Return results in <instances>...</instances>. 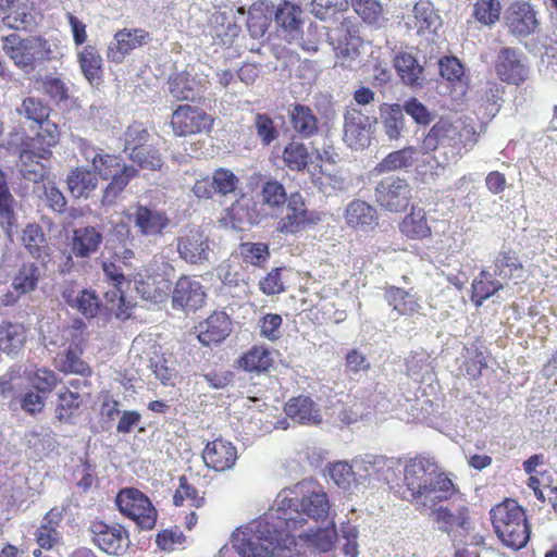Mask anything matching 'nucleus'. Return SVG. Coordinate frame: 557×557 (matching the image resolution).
Returning <instances> with one entry per match:
<instances>
[{
    "instance_id": "1",
    "label": "nucleus",
    "mask_w": 557,
    "mask_h": 557,
    "mask_svg": "<svg viewBox=\"0 0 557 557\" xmlns=\"http://www.w3.org/2000/svg\"><path fill=\"white\" fill-rule=\"evenodd\" d=\"M330 502L324 490L311 482L301 481L283 490L276 506L258 519L237 528L231 537L235 552L242 557H273L298 552L295 531L329 515Z\"/></svg>"
},
{
    "instance_id": "2",
    "label": "nucleus",
    "mask_w": 557,
    "mask_h": 557,
    "mask_svg": "<svg viewBox=\"0 0 557 557\" xmlns=\"http://www.w3.org/2000/svg\"><path fill=\"white\" fill-rule=\"evenodd\" d=\"M404 485L410 500H420L422 508H433L449 500L458 487L445 472L438 471L434 459L417 455L404 465Z\"/></svg>"
},
{
    "instance_id": "3",
    "label": "nucleus",
    "mask_w": 557,
    "mask_h": 557,
    "mask_svg": "<svg viewBox=\"0 0 557 557\" xmlns=\"http://www.w3.org/2000/svg\"><path fill=\"white\" fill-rule=\"evenodd\" d=\"M259 196L260 201L242 198L232 203L228 210L232 221L258 225L278 212L289 199L284 185L275 178L262 184Z\"/></svg>"
},
{
    "instance_id": "4",
    "label": "nucleus",
    "mask_w": 557,
    "mask_h": 557,
    "mask_svg": "<svg viewBox=\"0 0 557 557\" xmlns=\"http://www.w3.org/2000/svg\"><path fill=\"white\" fill-rule=\"evenodd\" d=\"M490 515L493 529L505 546L518 550L528 544L531 527L524 508L516 499L506 498L495 505Z\"/></svg>"
},
{
    "instance_id": "5",
    "label": "nucleus",
    "mask_w": 557,
    "mask_h": 557,
    "mask_svg": "<svg viewBox=\"0 0 557 557\" xmlns=\"http://www.w3.org/2000/svg\"><path fill=\"white\" fill-rule=\"evenodd\" d=\"M282 160L287 169L293 172L307 171L314 185L322 187L330 184L335 177L333 170L327 165L334 166L335 160L329 151L321 153L315 150L314 158L309 152L308 147L298 140H290L283 149Z\"/></svg>"
},
{
    "instance_id": "6",
    "label": "nucleus",
    "mask_w": 557,
    "mask_h": 557,
    "mask_svg": "<svg viewBox=\"0 0 557 557\" xmlns=\"http://www.w3.org/2000/svg\"><path fill=\"white\" fill-rule=\"evenodd\" d=\"M327 41L335 54V66L352 70L361 63L364 41L351 17H343L338 26L330 29Z\"/></svg>"
},
{
    "instance_id": "7",
    "label": "nucleus",
    "mask_w": 557,
    "mask_h": 557,
    "mask_svg": "<svg viewBox=\"0 0 557 557\" xmlns=\"http://www.w3.org/2000/svg\"><path fill=\"white\" fill-rule=\"evenodd\" d=\"M476 143V133L474 128L465 123L455 124L448 119L441 117L428 132L423 139V148L426 151H434L440 146L457 149L461 154V149L468 151Z\"/></svg>"
},
{
    "instance_id": "8",
    "label": "nucleus",
    "mask_w": 557,
    "mask_h": 557,
    "mask_svg": "<svg viewBox=\"0 0 557 557\" xmlns=\"http://www.w3.org/2000/svg\"><path fill=\"white\" fill-rule=\"evenodd\" d=\"M2 48L13 63L25 72L33 71L38 62L49 60L51 54L48 41L36 36L23 39L17 34H10L3 38Z\"/></svg>"
},
{
    "instance_id": "9",
    "label": "nucleus",
    "mask_w": 557,
    "mask_h": 557,
    "mask_svg": "<svg viewBox=\"0 0 557 557\" xmlns=\"http://www.w3.org/2000/svg\"><path fill=\"white\" fill-rule=\"evenodd\" d=\"M322 221V214L308 208L305 197L299 191L289 195L285 214L282 215L275 226V231L282 235H297L310 230Z\"/></svg>"
},
{
    "instance_id": "10",
    "label": "nucleus",
    "mask_w": 557,
    "mask_h": 557,
    "mask_svg": "<svg viewBox=\"0 0 557 557\" xmlns=\"http://www.w3.org/2000/svg\"><path fill=\"white\" fill-rule=\"evenodd\" d=\"M115 502L120 512L140 529L152 530L156 527L158 511L141 491L135 487L123 488L117 493Z\"/></svg>"
},
{
    "instance_id": "11",
    "label": "nucleus",
    "mask_w": 557,
    "mask_h": 557,
    "mask_svg": "<svg viewBox=\"0 0 557 557\" xmlns=\"http://www.w3.org/2000/svg\"><path fill=\"white\" fill-rule=\"evenodd\" d=\"M150 134L140 122L131 124L124 133V149L129 158L143 169L160 170L163 161L159 151L148 145Z\"/></svg>"
},
{
    "instance_id": "12",
    "label": "nucleus",
    "mask_w": 557,
    "mask_h": 557,
    "mask_svg": "<svg viewBox=\"0 0 557 557\" xmlns=\"http://www.w3.org/2000/svg\"><path fill=\"white\" fill-rule=\"evenodd\" d=\"M88 531L92 544L108 555L122 556L131 545L129 533L121 523L96 519Z\"/></svg>"
},
{
    "instance_id": "13",
    "label": "nucleus",
    "mask_w": 557,
    "mask_h": 557,
    "mask_svg": "<svg viewBox=\"0 0 557 557\" xmlns=\"http://www.w3.org/2000/svg\"><path fill=\"white\" fill-rule=\"evenodd\" d=\"M214 124L212 115L191 104H180L171 115L170 125L177 137L209 133Z\"/></svg>"
},
{
    "instance_id": "14",
    "label": "nucleus",
    "mask_w": 557,
    "mask_h": 557,
    "mask_svg": "<svg viewBox=\"0 0 557 557\" xmlns=\"http://www.w3.org/2000/svg\"><path fill=\"white\" fill-rule=\"evenodd\" d=\"M72 329L74 330V333L72 334L73 342L62 354L59 355L58 369L64 374H76L83 377H90L92 375V369L82 358L86 343V337L84 336L86 325L82 320H75Z\"/></svg>"
},
{
    "instance_id": "15",
    "label": "nucleus",
    "mask_w": 557,
    "mask_h": 557,
    "mask_svg": "<svg viewBox=\"0 0 557 557\" xmlns=\"http://www.w3.org/2000/svg\"><path fill=\"white\" fill-rule=\"evenodd\" d=\"M374 197L383 210L403 212L410 203L411 187L405 178L388 176L376 184Z\"/></svg>"
},
{
    "instance_id": "16",
    "label": "nucleus",
    "mask_w": 557,
    "mask_h": 557,
    "mask_svg": "<svg viewBox=\"0 0 557 557\" xmlns=\"http://www.w3.org/2000/svg\"><path fill=\"white\" fill-rule=\"evenodd\" d=\"M494 70L500 82L517 87L523 85L530 74L523 53L512 47L499 49L494 61Z\"/></svg>"
},
{
    "instance_id": "17",
    "label": "nucleus",
    "mask_w": 557,
    "mask_h": 557,
    "mask_svg": "<svg viewBox=\"0 0 557 557\" xmlns=\"http://www.w3.org/2000/svg\"><path fill=\"white\" fill-rule=\"evenodd\" d=\"M504 23L509 34L518 39L537 32L540 21L534 7L527 1H515L506 10Z\"/></svg>"
},
{
    "instance_id": "18",
    "label": "nucleus",
    "mask_w": 557,
    "mask_h": 557,
    "mask_svg": "<svg viewBox=\"0 0 557 557\" xmlns=\"http://www.w3.org/2000/svg\"><path fill=\"white\" fill-rule=\"evenodd\" d=\"M202 284L190 275H181L172 290V307L185 311H196L206 302Z\"/></svg>"
},
{
    "instance_id": "19",
    "label": "nucleus",
    "mask_w": 557,
    "mask_h": 557,
    "mask_svg": "<svg viewBox=\"0 0 557 557\" xmlns=\"http://www.w3.org/2000/svg\"><path fill=\"white\" fill-rule=\"evenodd\" d=\"M151 41L150 33L143 28L119 29L113 37V42L108 47L107 58L110 62L120 64L126 55Z\"/></svg>"
},
{
    "instance_id": "20",
    "label": "nucleus",
    "mask_w": 557,
    "mask_h": 557,
    "mask_svg": "<svg viewBox=\"0 0 557 557\" xmlns=\"http://www.w3.org/2000/svg\"><path fill=\"white\" fill-rule=\"evenodd\" d=\"M176 249L184 261L200 264L208 259L210 240L202 230L189 228L177 237Z\"/></svg>"
},
{
    "instance_id": "21",
    "label": "nucleus",
    "mask_w": 557,
    "mask_h": 557,
    "mask_svg": "<svg viewBox=\"0 0 557 557\" xmlns=\"http://www.w3.org/2000/svg\"><path fill=\"white\" fill-rule=\"evenodd\" d=\"M434 522L448 534L453 532H469L472 527L470 508L465 504H451V507L440 506L430 508Z\"/></svg>"
},
{
    "instance_id": "22",
    "label": "nucleus",
    "mask_w": 557,
    "mask_h": 557,
    "mask_svg": "<svg viewBox=\"0 0 557 557\" xmlns=\"http://www.w3.org/2000/svg\"><path fill=\"white\" fill-rule=\"evenodd\" d=\"M337 540L336 529L333 528H320L314 531L300 533L297 537L298 552H288L287 554L275 555L273 557H301L306 554V549H314L322 553L330 552Z\"/></svg>"
},
{
    "instance_id": "23",
    "label": "nucleus",
    "mask_w": 557,
    "mask_h": 557,
    "mask_svg": "<svg viewBox=\"0 0 557 557\" xmlns=\"http://www.w3.org/2000/svg\"><path fill=\"white\" fill-rule=\"evenodd\" d=\"M205 465L214 471L222 472L233 468L237 460V448L224 438H215L206 444L202 450Z\"/></svg>"
},
{
    "instance_id": "24",
    "label": "nucleus",
    "mask_w": 557,
    "mask_h": 557,
    "mask_svg": "<svg viewBox=\"0 0 557 557\" xmlns=\"http://www.w3.org/2000/svg\"><path fill=\"white\" fill-rule=\"evenodd\" d=\"M283 410L293 422L300 425H319L323 421L320 407L308 395L290 397Z\"/></svg>"
},
{
    "instance_id": "25",
    "label": "nucleus",
    "mask_w": 557,
    "mask_h": 557,
    "mask_svg": "<svg viewBox=\"0 0 557 557\" xmlns=\"http://www.w3.org/2000/svg\"><path fill=\"white\" fill-rule=\"evenodd\" d=\"M61 296L71 308L77 310L86 319L95 318L101 307L100 299L95 290L87 288L78 289L75 282L66 283L61 292Z\"/></svg>"
},
{
    "instance_id": "26",
    "label": "nucleus",
    "mask_w": 557,
    "mask_h": 557,
    "mask_svg": "<svg viewBox=\"0 0 557 557\" xmlns=\"http://www.w3.org/2000/svg\"><path fill=\"white\" fill-rule=\"evenodd\" d=\"M344 219L347 226L364 233L373 232L380 220L376 209L361 199H354L347 205Z\"/></svg>"
},
{
    "instance_id": "27",
    "label": "nucleus",
    "mask_w": 557,
    "mask_h": 557,
    "mask_svg": "<svg viewBox=\"0 0 557 557\" xmlns=\"http://www.w3.org/2000/svg\"><path fill=\"white\" fill-rule=\"evenodd\" d=\"M274 21L288 41L299 38L302 34V9L297 3L281 0L274 12Z\"/></svg>"
},
{
    "instance_id": "28",
    "label": "nucleus",
    "mask_w": 557,
    "mask_h": 557,
    "mask_svg": "<svg viewBox=\"0 0 557 557\" xmlns=\"http://www.w3.org/2000/svg\"><path fill=\"white\" fill-rule=\"evenodd\" d=\"M232 331V322L223 311H214L198 325V339L205 346L223 342Z\"/></svg>"
},
{
    "instance_id": "29",
    "label": "nucleus",
    "mask_w": 557,
    "mask_h": 557,
    "mask_svg": "<svg viewBox=\"0 0 557 557\" xmlns=\"http://www.w3.org/2000/svg\"><path fill=\"white\" fill-rule=\"evenodd\" d=\"M40 277L41 271L36 263H22L12 278V288L15 297L12 294H7L3 304L12 305L16 301V298L34 292L38 286Z\"/></svg>"
},
{
    "instance_id": "30",
    "label": "nucleus",
    "mask_w": 557,
    "mask_h": 557,
    "mask_svg": "<svg viewBox=\"0 0 557 557\" xmlns=\"http://www.w3.org/2000/svg\"><path fill=\"white\" fill-rule=\"evenodd\" d=\"M102 240V233L95 226L75 228L70 242L71 252L76 258H89L98 251Z\"/></svg>"
},
{
    "instance_id": "31",
    "label": "nucleus",
    "mask_w": 557,
    "mask_h": 557,
    "mask_svg": "<svg viewBox=\"0 0 557 557\" xmlns=\"http://www.w3.org/2000/svg\"><path fill=\"white\" fill-rule=\"evenodd\" d=\"M134 223L141 235L158 236L169 226L170 219L164 211L138 206L135 211Z\"/></svg>"
},
{
    "instance_id": "32",
    "label": "nucleus",
    "mask_w": 557,
    "mask_h": 557,
    "mask_svg": "<svg viewBox=\"0 0 557 557\" xmlns=\"http://www.w3.org/2000/svg\"><path fill=\"white\" fill-rule=\"evenodd\" d=\"M135 288L144 299L160 302L169 294L170 281L162 274L146 270L145 274H138Z\"/></svg>"
},
{
    "instance_id": "33",
    "label": "nucleus",
    "mask_w": 557,
    "mask_h": 557,
    "mask_svg": "<svg viewBox=\"0 0 557 557\" xmlns=\"http://www.w3.org/2000/svg\"><path fill=\"white\" fill-rule=\"evenodd\" d=\"M66 186L72 197L89 198L98 187V177L85 166L72 169L66 176Z\"/></svg>"
},
{
    "instance_id": "34",
    "label": "nucleus",
    "mask_w": 557,
    "mask_h": 557,
    "mask_svg": "<svg viewBox=\"0 0 557 557\" xmlns=\"http://www.w3.org/2000/svg\"><path fill=\"white\" fill-rule=\"evenodd\" d=\"M84 404V397L78 392L71 391L70 387H63L57 394V404L54 417L60 423L71 424L74 418L79 414Z\"/></svg>"
},
{
    "instance_id": "35",
    "label": "nucleus",
    "mask_w": 557,
    "mask_h": 557,
    "mask_svg": "<svg viewBox=\"0 0 557 557\" xmlns=\"http://www.w3.org/2000/svg\"><path fill=\"white\" fill-rule=\"evenodd\" d=\"M440 74L448 83L453 91L465 95L469 88V77L465 66L457 57H443L438 62Z\"/></svg>"
},
{
    "instance_id": "36",
    "label": "nucleus",
    "mask_w": 557,
    "mask_h": 557,
    "mask_svg": "<svg viewBox=\"0 0 557 557\" xmlns=\"http://www.w3.org/2000/svg\"><path fill=\"white\" fill-rule=\"evenodd\" d=\"M289 121L293 129L302 138H311L319 133V120L308 106L292 104Z\"/></svg>"
},
{
    "instance_id": "37",
    "label": "nucleus",
    "mask_w": 557,
    "mask_h": 557,
    "mask_svg": "<svg viewBox=\"0 0 557 557\" xmlns=\"http://www.w3.org/2000/svg\"><path fill=\"white\" fill-rule=\"evenodd\" d=\"M399 231L408 239L422 240L429 238L432 230L429 225L425 210L419 207H411L410 212L399 223Z\"/></svg>"
},
{
    "instance_id": "38",
    "label": "nucleus",
    "mask_w": 557,
    "mask_h": 557,
    "mask_svg": "<svg viewBox=\"0 0 557 557\" xmlns=\"http://www.w3.org/2000/svg\"><path fill=\"white\" fill-rule=\"evenodd\" d=\"M384 297L399 315L412 317L421 310L419 298L401 287H386Z\"/></svg>"
},
{
    "instance_id": "39",
    "label": "nucleus",
    "mask_w": 557,
    "mask_h": 557,
    "mask_svg": "<svg viewBox=\"0 0 557 557\" xmlns=\"http://www.w3.org/2000/svg\"><path fill=\"white\" fill-rule=\"evenodd\" d=\"M37 125L39 131L32 138V146L37 151L36 154L38 157L46 159L51 156V148L55 147L60 141V126L50 119Z\"/></svg>"
},
{
    "instance_id": "40",
    "label": "nucleus",
    "mask_w": 557,
    "mask_h": 557,
    "mask_svg": "<svg viewBox=\"0 0 557 557\" xmlns=\"http://www.w3.org/2000/svg\"><path fill=\"white\" fill-rule=\"evenodd\" d=\"M87 160L90 161L96 176H100L102 180L112 178L114 175L122 173L124 169H134L124 164L120 156L104 152L102 149H99L92 158H87Z\"/></svg>"
},
{
    "instance_id": "41",
    "label": "nucleus",
    "mask_w": 557,
    "mask_h": 557,
    "mask_svg": "<svg viewBox=\"0 0 557 557\" xmlns=\"http://www.w3.org/2000/svg\"><path fill=\"white\" fill-rule=\"evenodd\" d=\"M77 62L84 77L91 84L98 85L102 78V58L97 48L91 45L85 46L77 53Z\"/></svg>"
},
{
    "instance_id": "42",
    "label": "nucleus",
    "mask_w": 557,
    "mask_h": 557,
    "mask_svg": "<svg viewBox=\"0 0 557 557\" xmlns=\"http://www.w3.org/2000/svg\"><path fill=\"white\" fill-rule=\"evenodd\" d=\"M26 343V329L21 323L3 321L0 324V350L17 354Z\"/></svg>"
},
{
    "instance_id": "43",
    "label": "nucleus",
    "mask_w": 557,
    "mask_h": 557,
    "mask_svg": "<svg viewBox=\"0 0 557 557\" xmlns=\"http://www.w3.org/2000/svg\"><path fill=\"white\" fill-rule=\"evenodd\" d=\"M273 364L270 350L261 345H255L238 359V366L248 372H265Z\"/></svg>"
},
{
    "instance_id": "44",
    "label": "nucleus",
    "mask_w": 557,
    "mask_h": 557,
    "mask_svg": "<svg viewBox=\"0 0 557 557\" xmlns=\"http://www.w3.org/2000/svg\"><path fill=\"white\" fill-rule=\"evenodd\" d=\"M416 161V148L405 147L389 152L374 168L377 174L389 173L412 166Z\"/></svg>"
},
{
    "instance_id": "45",
    "label": "nucleus",
    "mask_w": 557,
    "mask_h": 557,
    "mask_svg": "<svg viewBox=\"0 0 557 557\" xmlns=\"http://www.w3.org/2000/svg\"><path fill=\"white\" fill-rule=\"evenodd\" d=\"M394 65L404 84L409 86L420 85L423 67L412 54L408 52L398 53L395 57Z\"/></svg>"
},
{
    "instance_id": "46",
    "label": "nucleus",
    "mask_w": 557,
    "mask_h": 557,
    "mask_svg": "<svg viewBox=\"0 0 557 557\" xmlns=\"http://www.w3.org/2000/svg\"><path fill=\"white\" fill-rule=\"evenodd\" d=\"M502 288L503 284L492 278L491 274L483 270L472 282L471 300L476 307H480L484 300L492 297Z\"/></svg>"
},
{
    "instance_id": "47",
    "label": "nucleus",
    "mask_w": 557,
    "mask_h": 557,
    "mask_svg": "<svg viewBox=\"0 0 557 557\" xmlns=\"http://www.w3.org/2000/svg\"><path fill=\"white\" fill-rule=\"evenodd\" d=\"M238 256L245 263L257 268H264L271 252L267 243L244 242L238 245Z\"/></svg>"
},
{
    "instance_id": "48",
    "label": "nucleus",
    "mask_w": 557,
    "mask_h": 557,
    "mask_svg": "<svg viewBox=\"0 0 557 557\" xmlns=\"http://www.w3.org/2000/svg\"><path fill=\"white\" fill-rule=\"evenodd\" d=\"M102 271L106 281L114 287V290L106 293V299L109 302L117 301L119 305L124 302V294L122 285L126 282V277L122 269L114 261H104L102 263Z\"/></svg>"
},
{
    "instance_id": "49",
    "label": "nucleus",
    "mask_w": 557,
    "mask_h": 557,
    "mask_svg": "<svg viewBox=\"0 0 557 557\" xmlns=\"http://www.w3.org/2000/svg\"><path fill=\"white\" fill-rule=\"evenodd\" d=\"M173 503L180 507L187 503L195 508H201L206 504L205 494H200L194 484H191L185 475L178 479V487L173 495Z\"/></svg>"
},
{
    "instance_id": "50",
    "label": "nucleus",
    "mask_w": 557,
    "mask_h": 557,
    "mask_svg": "<svg viewBox=\"0 0 557 557\" xmlns=\"http://www.w3.org/2000/svg\"><path fill=\"white\" fill-rule=\"evenodd\" d=\"M17 112L37 125L50 119L52 108L37 97H26L23 99Z\"/></svg>"
},
{
    "instance_id": "51",
    "label": "nucleus",
    "mask_w": 557,
    "mask_h": 557,
    "mask_svg": "<svg viewBox=\"0 0 557 557\" xmlns=\"http://www.w3.org/2000/svg\"><path fill=\"white\" fill-rule=\"evenodd\" d=\"M349 8L348 0H337L335 2L329 0H313L311 13L321 21L341 22L344 13Z\"/></svg>"
},
{
    "instance_id": "52",
    "label": "nucleus",
    "mask_w": 557,
    "mask_h": 557,
    "mask_svg": "<svg viewBox=\"0 0 557 557\" xmlns=\"http://www.w3.org/2000/svg\"><path fill=\"white\" fill-rule=\"evenodd\" d=\"M385 134L389 139H397L404 126L403 108L398 103H384L380 108Z\"/></svg>"
},
{
    "instance_id": "53",
    "label": "nucleus",
    "mask_w": 557,
    "mask_h": 557,
    "mask_svg": "<svg viewBox=\"0 0 557 557\" xmlns=\"http://www.w3.org/2000/svg\"><path fill=\"white\" fill-rule=\"evenodd\" d=\"M137 174L136 169H124L122 173L114 175L111 182L103 189L101 197L102 206H112L116 202L123 190L129 184L131 180Z\"/></svg>"
},
{
    "instance_id": "54",
    "label": "nucleus",
    "mask_w": 557,
    "mask_h": 557,
    "mask_svg": "<svg viewBox=\"0 0 557 557\" xmlns=\"http://www.w3.org/2000/svg\"><path fill=\"white\" fill-rule=\"evenodd\" d=\"M26 380L36 392L42 395L50 394L61 382L58 374L46 367L26 372Z\"/></svg>"
},
{
    "instance_id": "55",
    "label": "nucleus",
    "mask_w": 557,
    "mask_h": 557,
    "mask_svg": "<svg viewBox=\"0 0 557 557\" xmlns=\"http://www.w3.org/2000/svg\"><path fill=\"white\" fill-rule=\"evenodd\" d=\"M270 26L268 8L263 2L253 3L248 10L247 29L250 36L259 39L264 36Z\"/></svg>"
},
{
    "instance_id": "56",
    "label": "nucleus",
    "mask_w": 557,
    "mask_h": 557,
    "mask_svg": "<svg viewBox=\"0 0 557 557\" xmlns=\"http://www.w3.org/2000/svg\"><path fill=\"white\" fill-rule=\"evenodd\" d=\"M355 13L369 25H380L384 21V9L377 0H348Z\"/></svg>"
},
{
    "instance_id": "57",
    "label": "nucleus",
    "mask_w": 557,
    "mask_h": 557,
    "mask_svg": "<svg viewBox=\"0 0 557 557\" xmlns=\"http://www.w3.org/2000/svg\"><path fill=\"white\" fill-rule=\"evenodd\" d=\"M502 10L500 0H476L472 16L481 25L491 27L500 20Z\"/></svg>"
},
{
    "instance_id": "58",
    "label": "nucleus",
    "mask_w": 557,
    "mask_h": 557,
    "mask_svg": "<svg viewBox=\"0 0 557 557\" xmlns=\"http://www.w3.org/2000/svg\"><path fill=\"white\" fill-rule=\"evenodd\" d=\"M22 242L27 251L35 258H40L47 249V240L39 224H27L23 230Z\"/></svg>"
},
{
    "instance_id": "59",
    "label": "nucleus",
    "mask_w": 557,
    "mask_h": 557,
    "mask_svg": "<svg viewBox=\"0 0 557 557\" xmlns=\"http://www.w3.org/2000/svg\"><path fill=\"white\" fill-rule=\"evenodd\" d=\"M14 197L10 191L7 174L0 169V223L11 228L15 223Z\"/></svg>"
},
{
    "instance_id": "60",
    "label": "nucleus",
    "mask_w": 557,
    "mask_h": 557,
    "mask_svg": "<svg viewBox=\"0 0 557 557\" xmlns=\"http://www.w3.org/2000/svg\"><path fill=\"white\" fill-rule=\"evenodd\" d=\"M211 176L216 195L227 196L238 188L239 178L230 169L218 168L213 171Z\"/></svg>"
},
{
    "instance_id": "61",
    "label": "nucleus",
    "mask_w": 557,
    "mask_h": 557,
    "mask_svg": "<svg viewBox=\"0 0 557 557\" xmlns=\"http://www.w3.org/2000/svg\"><path fill=\"white\" fill-rule=\"evenodd\" d=\"M194 78L183 72L176 74L170 81V92L178 101L193 100L195 98Z\"/></svg>"
},
{
    "instance_id": "62",
    "label": "nucleus",
    "mask_w": 557,
    "mask_h": 557,
    "mask_svg": "<svg viewBox=\"0 0 557 557\" xmlns=\"http://www.w3.org/2000/svg\"><path fill=\"white\" fill-rule=\"evenodd\" d=\"M518 270H522V264L518 256L512 250L500 251L495 259V274L510 278Z\"/></svg>"
},
{
    "instance_id": "63",
    "label": "nucleus",
    "mask_w": 557,
    "mask_h": 557,
    "mask_svg": "<svg viewBox=\"0 0 557 557\" xmlns=\"http://www.w3.org/2000/svg\"><path fill=\"white\" fill-rule=\"evenodd\" d=\"M283 319L277 313H267L259 321L260 336L270 342L281 338Z\"/></svg>"
},
{
    "instance_id": "64",
    "label": "nucleus",
    "mask_w": 557,
    "mask_h": 557,
    "mask_svg": "<svg viewBox=\"0 0 557 557\" xmlns=\"http://www.w3.org/2000/svg\"><path fill=\"white\" fill-rule=\"evenodd\" d=\"M255 127L257 135L264 146H269L278 137V131L274 125L272 117L265 113H257L255 117Z\"/></svg>"
}]
</instances>
